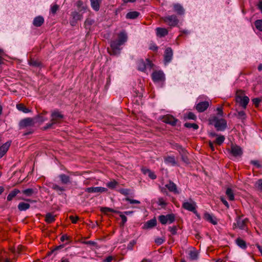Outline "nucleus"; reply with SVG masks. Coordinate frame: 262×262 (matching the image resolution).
Masks as SVG:
<instances>
[{
  "instance_id": "7c9ffc66",
  "label": "nucleus",
  "mask_w": 262,
  "mask_h": 262,
  "mask_svg": "<svg viewBox=\"0 0 262 262\" xmlns=\"http://www.w3.org/2000/svg\"><path fill=\"white\" fill-rule=\"evenodd\" d=\"M236 244L240 248L245 249L247 248V245L246 242L242 238L238 237L235 241Z\"/></svg>"
},
{
  "instance_id": "412c9836",
  "label": "nucleus",
  "mask_w": 262,
  "mask_h": 262,
  "mask_svg": "<svg viewBox=\"0 0 262 262\" xmlns=\"http://www.w3.org/2000/svg\"><path fill=\"white\" fill-rule=\"evenodd\" d=\"M11 142H7L0 147V159L7 152L10 146Z\"/></svg>"
},
{
  "instance_id": "79ce46f5",
  "label": "nucleus",
  "mask_w": 262,
  "mask_h": 262,
  "mask_svg": "<svg viewBox=\"0 0 262 262\" xmlns=\"http://www.w3.org/2000/svg\"><path fill=\"white\" fill-rule=\"evenodd\" d=\"M172 147L173 149L177 150L179 154L185 150V149L180 144L178 143H173L172 144Z\"/></svg>"
},
{
  "instance_id": "bb28decb",
  "label": "nucleus",
  "mask_w": 262,
  "mask_h": 262,
  "mask_svg": "<svg viewBox=\"0 0 262 262\" xmlns=\"http://www.w3.org/2000/svg\"><path fill=\"white\" fill-rule=\"evenodd\" d=\"M174 11L177 12L179 15H182L184 13V9L183 7L179 4H175L173 5Z\"/></svg>"
},
{
  "instance_id": "37998d69",
  "label": "nucleus",
  "mask_w": 262,
  "mask_h": 262,
  "mask_svg": "<svg viewBox=\"0 0 262 262\" xmlns=\"http://www.w3.org/2000/svg\"><path fill=\"white\" fill-rule=\"evenodd\" d=\"M225 139V138L224 136L220 135L216 138L214 143L217 145H221L224 142Z\"/></svg>"
},
{
  "instance_id": "774afa93",
  "label": "nucleus",
  "mask_w": 262,
  "mask_h": 262,
  "mask_svg": "<svg viewBox=\"0 0 262 262\" xmlns=\"http://www.w3.org/2000/svg\"><path fill=\"white\" fill-rule=\"evenodd\" d=\"M216 111L217 112V115L220 116H223V111L222 107H218L216 108Z\"/></svg>"
},
{
  "instance_id": "39448f33",
  "label": "nucleus",
  "mask_w": 262,
  "mask_h": 262,
  "mask_svg": "<svg viewBox=\"0 0 262 262\" xmlns=\"http://www.w3.org/2000/svg\"><path fill=\"white\" fill-rule=\"evenodd\" d=\"M36 121L33 118H26L21 120L19 122V129H24L27 127H33Z\"/></svg>"
},
{
  "instance_id": "4d7b16f0",
  "label": "nucleus",
  "mask_w": 262,
  "mask_h": 262,
  "mask_svg": "<svg viewBox=\"0 0 262 262\" xmlns=\"http://www.w3.org/2000/svg\"><path fill=\"white\" fill-rule=\"evenodd\" d=\"M125 200L126 201L129 202L130 204H140V202L139 201H138V200H136L131 199H130L129 198H126L125 199Z\"/></svg>"
},
{
  "instance_id": "c9c22d12",
  "label": "nucleus",
  "mask_w": 262,
  "mask_h": 262,
  "mask_svg": "<svg viewBox=\"0 0 262 262\" xmlns=\"http://www.w3.org/2000/svg\"><path fill=\"white\" fill-rule=\"evenodd\" d=\"M181 156L182 160L185 163L188 164L189 163V160L188 158V152L186 150H184L180 154Z\"/></svg>"
},
{
  "instance_id": "e433bc0d",
  "label": "nucleus",
  "mask_w": 262,
  "mask_h": 262,
  "mask_svg": "<svg viewBox=\"0 0 262 262\" xmlns=\"http://www.w3.org/2000/svg\"><path fill=\"white\" fill-rule=\"evenodd\" d=\"M16 108L20 111L25 113H28L30 112V110L27 108L23 104L19 103L16 105Z\"/></svg>"
},
{
  "instance_id": "bf43d9fd",
  "label": "nucleus",
  "mask_w": 262,
  "mask_h": 262,
  "mask_svg": "<svg viewBox=\"0 0 262 262\" xmlns=\"http://www.w3.org/2000/svg\"><path fill=\"white\" fill-rule=\"evenodd\" d=\"M94 23V21L93 20L86 19L84 22V25L85 27H87L88 26H91Z\"/></svg>"
},
{
  "instance_id": "09e8293b",
  "label": "nucleus",
  "mask_w": 262,
  "mask_h": 262,
  "mask_svg": "<svg viewBox=\"0 0 262 262\" xmlns=\"http://www.w3.org/2000/svg\"><path fill=\"white\" fill-rule=\"evenodd\" d=\"M253 103L256 107H258L260 102L262 101V98H255L252 100Z\"/></svg>"
},
{
  "instance_id": "ddd939ff",
  "label": "nucleus",
  "mask_w": 262,
  "mask_h": 262,
  "mask_svg": "<svg viewBox=\"0 0 262 262\" xmlns=\"http://www.w3.org/2000/svg\"><path fill=\"white\" fill-rule=\"evenodd\" d=\"M151 76L154 82L163 81L165 80L164 74L160 71L154 72Z\"/></svg>"
},
{
  "instance_id": "69168bd1",
  "label": "nucleus",
  "mask_w": 262,
  "mask_h": 262,
  "mask_svg": "<svg viewBox=\"0 0 262 262\" xmlns=\"http://www.w3.org/2000/svg\"><path fill=\"white\" fill-rule=\"evenodd\" d=\"M158 47L155 43H151L149 46V49L153 51H157Z\"/></svg>"
},
{
  "instance_id": "58836bf2",
  "label": "nucleus",
  "mask_w": 262,
  "mask_h": 262,
  "mask_svg": "<svg viewBox=\"0 0 262 262\" xmlns=\"http://www.w3.org/2000/svg\"><path fill=\"white\" fill-rule=\"evenodd\" d=\"M189 259L191 260L197 259L198 252L194 250L190 251L189 253Z\"/></svg>"
},
{
  "instance_id": "7ed1b4c3",
  "label": "nucleus",
  "mask_w": 262,
  "mask_h": 262,
  "mask_svg": "<svg viewBox=\"0 0 262 262\" xmlns=\"http://www.w3.org/2000/svg\"><path fill=\"white\" fill-rule=\"evenodd\" d=\"M235 99L237 103L244 109H245L249 102L248 96H245L244 91L239 90L236 91Z\"/></svg>"
},
{
  "instance_id": "f8f14e48",
  "label": "nucleus",
  "mask_w": 262,
  "mask_h": 262,
  "mask_svg": "<svg viewBox=\"0 0 262 262\" xmlns=\"http://www.w3.org/2000/svg\"><path fill=\"white\" fill-rule=\"evenodd\" d=\"M71 16L72 19L70 21V23L72 26H75L77 24L78 20L82 19V14H80L79 12L74 11L71 12Z\"/></svg>"
},
{
  "instance_id": "9d476101",
  "label": "nucleus",
  "mask_w": 262,
  "mask_h": 262,
  "mask_svg": "<svg viewBox=\"0 0 262 262\" xmlns=\"http://www.w3.org/2000/svg\"><path fill=\"white\" fill-rule=\"evenodd\" d=\"M152 64L151 62L148 59H146L145 61L143 60H140L138 62V69L144 72L147 68H151Z\"/></svg>"
},
{
  "instance_id": "0eeeda50",
  "label": "nucleus",
  "mask_w": 262,
  "mask_h": 262,
  "mask_svg": "<svg viewBox=\"0 0 262 262\" xmlns=\"http://www.w3.org/2000/svg\"><path fill=\"white\" fill-rule=\"evenodd\" d=\"M175 219V215L173 213L168 214L166 215H160L158 217L159 222L162 225H165L166 224H170L174 222Z\"/></svg>"
},
{
  "instance_id": "f3484780",
  "label": "nucleus",
  "mask_w": 262,
  "mask_h": 262,
  "mask_svg": "<svg viewBox=\"0 0 262 262\" xmlns=\"http://www.w3.org/2000/svg\"><path fill=\"white\" fill-rule=\"evenodd\" d=\"M173 51L171 48H167L164 52V61L166 62H169L172 60Z\"/></svg>"
},
{
  "instance_id": "a878e982",
  "label": "nucleus",
  "mask_w": 262,
  "mask_h": 262,
  "mask_svg": "<svg viewBox=\"0 0 262 262\" xmlns=\"http://www.w3.org/2000/svg\"><path fill=\"white\" fill-rule=\"evenodd\" d=\"M168 30L163 28H157L156 29V34L159 37H164L168 34Z\"/></svg>"
},
{
  "instance_id": "dca6fc26",
  "label": "nucleus",
  "mask_w": 262,
  "mask_h": 262,
  "mask_svg": "<svg viewBox=\"0 0 262 262\" xmlns=\"http://www.w3.org/2000/svg\"><path fill=\"white\" fill-rule=\"evenodd\" d=\"M209 105V104L208 101H203L197 104L195 108L199 112H203L207 109Z\"/></svg>"
},
{
  "instance_id": "a18cd8bd",
  "label": "nucleus",
  "mask_w": 262,
  "mask_h": 262,
  "mask_svg": "<svg viewBox=\"0 0 262 262\" xmlns=\"http://www.w3.org/2000/svg\"><path fill=\"white\" fill-rule=\"evenodd\" d=\"M256 28L259 31L262 32V20L257 19L254 23Z\"/></svg>"
},
{
  "instance_id": "49530a36",
  "label": "nucleus",
  "mask_w": 262,
  "mask_h": 262,
  "mask_svg": "<svg viewBox=\"0 0 262 262\" xmlns=\"http://www.w3.org/2000/svg\"><path fill=\"white\" fill-rule=\"evenodd\" d=\"M118 183L115 181L113 180L112 181H111L107 183L106 186L111 189H113L116 187V186L117 185Z\"/></svg>"
},
{
  "instance_id": "de8ad7c7",
  "label": "nucleus",
  "mask_w": 262,
  "mask_h": 262,
  "mask_svg": "<svg viewBox=\"0 0 262 262\" xmlns=\"http://www.w3.org/2000/svg\"><path fill=\"white\" fill-rule=\"evenodd\" d=\"M52 188L56 191H59L60 192H63L65 190V189L63 187L59 186L57 184H54L53 185Z\"/></svg>"
},
{
  "instance_id": "72a5a7b5",
  "label": "nucleus",
  "mask_w": 262,
  "mask_h": 262,
  "mask_svg": "<svg viewBox=\"0 0 262 262\" xmlns=\"http://www.w3.org/2000/svg\"><path fill=\"white\" fill-rule=\"evenodd\" d=\"M22 192L27 196H31L33 194L37 193V191L32 188H28L23 190Z\"/></svg>"
},
{
  "instance_id": "864d4df0",
  "label": "nucleus",
  "mask_w": 262,
  "mask_h": 262,
  "mask_svg": "<svg viewBox=\"0 0 262 262\" xmlns=\"http://www.w3.org/2000/svg\"><path fill=\"white\" fill-rule=\"evenodd\" d=\"M250 163L251 164L255 166L258 168L261 167V165L259 163V162L257 160H252V161H251Z\"/></svg>"
},
{
  "instance_id": "338daca9",
  "label": "nucleus",
  "mask_w": 262,
  "mask_h": 262,
  "mask_svg": "<svg viewBox=\"0 0 262 262\" xmlns=\"http://www.w3.org/2000/svg\"><path fill=\"white\" fill-rule=\"evenodd\" d=\"M147 175L150 179H151L152 180H155L157 178L156 175L153 172H152L151 170L148 173Z\"/></svg>"
},
{
  "instance_id": "6e6552de",
  "label": "nucleus",
  "mask_w": 262,
  "mask_h": 262,
  "mask_svg": "<svg viewBox=\"0 0 262 262\" xmlns=\"http://www.w3.org/2000/svg\"><path fill=\"white\" fill-rule=\"evenodd\" d=\"M164 23H166L169 26L173 27L176 26L178 23L179 20L175 15H171L165 16L162 18Z\"/></svg>"
},
{
  "instance_id": "423d86ee",
  "label": "nucleus",
  "mask_w": 262,
  "mask_h": 262,
  "mask_svg": "<svg viewBox=\"0 0 262 262\" xmlns=\"http://www.w3.org/2000/svg\"><path fill=\"white\" fill-rule=\"evenodd\" d=\"M213 121L214 122V125L217 131H223L227 126V121L224 119H218L214 117Z\"/></svg>"
},
{
  "instance_id": "4be33fe9",
  "label": "nucleus",
  "mask_w": 262,
  "mask_h": 262,
  "mask_svg": "<svg viewBox=\"0 0 262 262\" xmlns=\"http://www.w3.org/2000/svg\"><path fill=\"white\" fill-rule=\"evenodd\" d=\"M61 184L67 185L71 183V178L65 174H61L58 176Z\"/></svg>"
},
{
  "instance_id": "a211bd4d",
  "label": "nucleus",
  "mask_w": 262,
  "mask_h": 262,
  "mask_svg": "<svg viewBox=\"0 0 262 262\" xmlns=\"http://www.w3.org/2000/svg\"><path fill=\"white\" fill-rule=\"evenodd\" d=\"M164 162L167 164H169L171 166H178V163L176 160L174 156H168L164 158Z\"/></svg>"
},
{
  "instance_id": "6e6d98bb",
  "label": "nucleus",
  "mask_w": 262,
  "mask_h": 262,
  "mask_svg": "<svg viewBox=\"0 0 262 262\" xmlns=\"http://www.w3.org/2000/svg\"><path fill=\"white\" fill-rule=\"evenodd\" d=\"M58 8H59V6L57 4L53 5L51 7V12L52 14H55L56 13L57 11L58 10Z\"/></svg>"
},
{
  "instance_id": "393cba45",
  "label": "nucleus",
  "mask_w": 262,
  "mask_h": 262,
  "mask_svg": "<svg viewBox=\"0 0 262 262\" xmlns=\"http://www.w3.org/2000/svg\"><path fill=\"white\" fill-rule=\"evenodd\" d=\"M44 23V18L42 16H38L36 17L33 22V24L34 26L38 27H40Z\"/></svg>"
},
{
  "instance_id": "aec40b11",
  "label": "nucleus",
  "mask_w": 262,
  "mask_h": 262,
  "mask_svg": "<svg viewBox=\"0 0 262 262\" xmlns=\"http://www.w3.org/2000/svg\"><path fill=\"white\" fill-rule=\"evenodd\" d=\"M231 153L234 157L241 156L243 154V151L239 146L234 145L231 146Z\"/></svg>"
},
{
  "instance_id": "0e129e2a",
  "label": "nucleus",
  "mask_w": 262,
  "mask_h": 262,
  "mask_svg": "<svg viewBox=\"0 0 262 262\" xmlns=\"http://www.w3.org/2000/svg\"><path fill=\"white\" fill-rule=\"evenodd\" d=\"M158 204L160 206H166V203L164 200V199L162 198H160L158 199Z\"/></svg>"
},
{
  "instance_id": "f03ea898",
  "label": "nucleus",
  "mask_w": 262,
  "mask_h": 262,
  "mask_svg": "<svg viewBox=\"0 0 262 262\" xmlns=\"http://www.w3.org/2000/svg\"><path fill=\"white\" fill-rule=\"evenodd\" d=\"M51 119L50 122L47 123L46 126L43 127L44 130L52 127L54 124L60 123L63 118V115L58 110L53 111L51 113Z\"/></svg>"
},
{
  "instance_id": "8fccbe9b",
  "label": "nucleus",
  "mask_w": 262,
  "mask_h": 262,
  "mask_svg": "<svg viewBox=\"0 0 262 262\" xmlns=\"http://www.w3.org/2000/svg\"><path fill=\"white\" fill-rule=\"evenodd\" d=\"M237 117L241 120H244L246 117V115L244 111H239L237 113Z\"/></svg>"
},
{
  "instance_id": "3c124183",
  "label": "nucleus",
  "mask_w": 262,
  "mask_h": 262,
  "mask_svg": "<svg viewBox=\"0 0 262 262\" xmlns=\"http://www.w3.org/2000/svg\"><path fill=\"white\" fill-rule=\"evenodd\" d=\"M168 230L172 235H175L177 234V227L176 226L169 227Z\"/></svg>"
},
{
  "instance_id": "4c0bfd02",
  "label": "nucleus",
  "mask_w": 262,
  "mask_h": 262,
  "mask_svg": "<svg viewBox=\"0 0 262 262\" xmlns=\"http://www.w3.org/2000/svg\"><path fill=\"white\" fill-rule=\"evenodd\" d=\"M226 194L227 195L229 200L233 201L234 200L233 191L231 188H228L226 189Z\"/></svg>"
},
{
  "instance_id": "13d9d810",
  "label": "nucleus",
  "mask_w": 262,
  "mask_h": 262,
  "mask_svg": "<svg viewBox=\"0 0 262 262\" xmlns=\"http://www.w3.org/2000/svg\"><path fill=\"white\" fill-rule=\"evenodd\" d=\"M164 241L165 240L163 238L158 237L155 239V242L157 245H160L163 243Z\"/></svg>"
},
{
  "instance_id": "6ab92c4d",
  "label": "nucleus",
  "mask_w": 262,
  "mask_h": 262,
  "mask_svg": "<svg viewBox=\"0 0 262 262\" xmlns=\"http://www.w3.org/2000/svg\"><path fill=\"white\" fill-rule=\"evenodd\" d=\"M107 190V189L102 187H88L85 191L89 193L103 192Z\"/></svg>"
},
{
  "instance_id": "9b49d317",
  "label": "nucleus",
  "mask_w": 262,
  "mask_h": 262,
  "mask_svg": "<svg viewBox=\"0 0 262 262\" xmlns=\"http://www.w3.org/2000/svg\"><path fill=\"white\" fill-rule=\"evenodd\" d=\"M161 119L162 122L169 124L172 126H175L178 121V119H176L173 116L169 114L163 116Z\"/></svg>"
},
{
  "instance_id": "5701e85b",
  "label": "nucleus",
  "mask_w": 262,
  "mask_h": 262,
  "mask_svg": "<svg viewBox=\"0 0 262 262\" xmlns=\"http://www.w3.org/2000/svg\"><path fill=\"white\" fill-rule=\"evenodd\" d=\"M204 217L206 221L213 225H216L217 223L216 218L208 212H206L204 214Z\"/></svg>"
},
{
  "instance_id": "b1692460",
  "label": "nucleus",
  "mask_w": 262,
  "mask_h": 262,
  "mask_svg": "<svg viewBox=\"0 0 262 262\" xmlns=\"http://www.w3.org/2000/svg\"><path fill=\"white\" fill-rule=\"evenodd\" d=\"M90 2L92 9L96 11H98L100 9L101 0H90Z\"/></svg>"
},
{
  "instance_id": "052dcab7",
  "label": "nucleus",
  "mask_w": 262,
  "mask_h": 262,
  "mask_svg": "<svg viewBox=\"0 0 262 262\" xmlns=\"http://www.w3.org/2000/svg\"><path fill=\"white\" fill-rule=\"evenodd\" d=\"M69 219L73 224H76L79 220V217L78 216H74L73 215L70 216Z\"/></svg>"
},
{
  "instance_id": "e2e57ef3",
  "label": "nucleus",
  "mask_w": 262,
  "mask_h": 262,
  "mask_svg": "<svg viewBox=\"0 0 262 262\" xmlns=\"http://www.w3.org/2000/svg\"><path fill=\"white\" fill-rule=\"evenodd\" d=\"M136 242L134 240L130 241L127 245V249L129 250H132L133 247L136 244Z\"/></svg>"
},
{
  "instance_id": "5fc2aeb1",
  "label": "nucleus",
  "mask_w": 262,
  "mask_h": 262,
  "mask_svg": "<svg viewBox=\"0 0 262 262\" xmlns=\"http://www.w3.org/2000/svg\"><path fill=\"white\" fill-rule=\"evenodd\" d=\"M187 118L188 119L195 120L196 119V116L192 112H189L187 114Z\"/></svg>"
},
{
  "instance_id": "c756f323",
  "label": "nucleus",
  "mask_w": 262,
  "mask_h": 262,
  "mask_svg": "<svg viewBox=\"0 0 262 262\" xmlns=\"http://www.w3.org/2000/svg\"><path fill=\"white\" fill-rule=\"evenodd\" d=\"M55 215H54L51 213H48L46 215L45 221L48 224L52 223L55 221Z\"/></svg>"
},
{
  "instance_id": "c85d7f7f",
  "label": "nucleus",
  "mask_w": 262,
  "mask_h": 262,
  "mask_svg": "<svg viewBox=\"0 0 262 262\" xmlns=\"http://www.w3.org/2000/svg\"><path fill=\"white\" fill-rule=\"evenodd\" d=\"M140 15V13L138 11H131L128 12L126 15V18L129 19H134L137 18Z\"/></svg>"
},
{
  "instance_id": "603ef678",
  "label": "nucleus",
  "mask_w": 262,
  "mask_h": 262,
  "mask_svg": "<svg viewBox=\"0 0 262 262\" xmlns=\"http://www.w3.org/2000/svg\"><path fill=\"white\" fill-rule=\"evenodd\" d=\"M255 186L258 189L262 191V179H259L256 182Z\"/></svg>"
},
{
  "instance_id": "2f4dec72",
  "label": "nucleus",
  "mask_w": 262,
  "mask_h": 262,
  "mask_svg": "<svg viewBox=\"0 0 262 262\" xmlns=\"http://www.w3.org/2000/svg\"><path fill=\"white\" fill-rule=\"evenodd\" d=\"M157 225V220L155 218L148 221L145 224V226L147 228H151Z\"/></svg>"
},
{
  "instance_id": "4468645a",
  "label": "nucleus",
  "mask_w": 262,
  "mask_h": 262,
  "mask_svg": "<svg viewBox=\"0 0 262 262\" xmlns=\"http://www.w3.org/2000/svg\"><path fill=\"white\" fill-rule=\"evenodd\" d=\"M168 190L174 194H179L180 191L178 189L177 186L175 183L171 181H169L168 183L165 185Z\"/></svg>"
},
{
  "instance_id": "680f3d73",
  "label": "nucleus",
  "mask_w": 262,
  "mask_h": 262,
  "mask_svg": "<svg viewBox=\"0 0 262 262\" xmlns=\"http://www.w3.org/2000/svg\"><path fill=\"white\" fill-rule=\"evenodd\" d=\"M119 216L121 217L122 220V223L123 225H124L127 221V217L124 214H123L122 212H121V213H119Z\"/></svg>"
},
{
  "instance_id": "2eb2a0df",
  "label": "nucleus",
  "mask_w": 262,
  "mask_h": 262,
  "mask_svg": "<svg viewBox=\"0 0 262 262\" xmlns=\"http://www.w3.org/2000/svg\"><path fill=\"white\" fill-rule=\"evenodd\" d=\"M75 6L79 12L84 13L87 9L86 4L81 0H78L75 3Z\"/></svg>"
},
{
  "instance_id": "1a4fd4ad",
  "label": "nucleus",
  "mask_w": 262,
  "mask_h": 262,
  "mask_svg": "<svg viewBox=\"0 0 262 262\" xmlns=\"http://www.w3.org/2000/svg\"><path fill=\"white\" fill-rule=\"evenodd\" d=\"M182 207L185 210L192 212L194 213H196V203L191 199H190L189 202H183Z\"/></svg>"
},
{
  "instance_id": "cd10ccee",
  "label": "nucleus",
  "mask_w": 262,
  "mask_h": 262,
  "mask_svg": "<svg viewBox=\"0 0 262 262\" xmlns=\"http://www.w3.org/2000/svg\"><path fill=\"white\" fill-rule=\"evenodd\" d=\"M20 192V190L18 189H14L12 191H11L10 193L8 194L7 198V200L8 201H11L12 199L17 195V194Z\"/></svg>"
},
{
  "instance_id": "473e14b6",
  "label": "nucleus",
  "mask_w": 262,
  "mask_h": 262,
  "mask_svg": "<svg viewBox=\"0 0 262 262\" xmlns=\"http://www.w3.org/2000/svg\"><path fill=\"white\" fill-rule=\"evenodd\" d=\"M30 207V205L29 204L25 202H20L18 205V209L19 211H25L28 209Z\"/></svg>"
},
{
  "instance_id": "ea45409f",
  "label": "nucleus",
  "mask_w": 262,
  "mask_h": 262,
  "mask_svg": "<svg viewBox=\"0 0 262 262\" xmlns=\"http://www.w3.org/2000/svg\"><path fill=\"white\" fill-rule=\"evenodd\" d=\"M35 119V121L36 122H39L40 123L43 122L45 121H47L48 120V118L46 117H45L44 116H42V115L39 114L35 117L33 118Z\"/></svg>"
},
{
  "instance_id": "a19ab883",
  "label": "nucleus",
  "mask_w": 262,
  "mask_h": 262,
  "mask_svg": "<svg viewBox=\"0 0 262 262\" xmlns=\"http://www.w3.org/2000/svg\"><path fill=\"white\" fill-rule=\"evenodd\" d=\"M101 211L102 212H104V213H108V212H113V213H121V212L120 211H116L113 209H111V208H108V207H103L101 209Z\"/></svg>"
},
{
  "instance_id": "20e7f679",
  "label": "nucleus",
  "mask_w": 262,
  "mask_h": 262,
  "mask_svg": "<svg viewBox=\"0 0 262 262\" xmlns=\"http://www.w3.org/2000/svg\"><path fill=\"white\" fill-rule=\"evenodd\" d=\"M249 220L247 218L242 219V216H237L236 219V223L233 225V228H238L241 230L247 229V225Z\"/></svg>"
},
{
  "instance_id": "f704fd0d",
  "label": "nucleus",
  "mask_w": 262,
  "mask_h": 262,
  "mask_svg": "<svg viewBox=\"0 0 262 262\" xmlns=\"http://www.w3.org/2000/svg\"><path fill=\"white\" fill-rule=\"evenodd\" d=\"M29 64L30 66L33 67H39L41 66V62L38 60L35 59L34 58H31L29 61Z\"/></svg>"
},
{
  "instance_id": "f257e3e1",
  "label": "nucleus",
  "mask_w": 262,
  "mask_h": 262,
  "mask_svg": "<svg viewBox=\"0 0 262 262\" xmlns=\"http://www.w3.org/2000/svg\"><path fill=\"white\" fill-rule=\"evenodd\" d=\"M127 35L125 31L120 32L118 35V39L111 42V51H109L111 55H118L120 54L122 48L120 47L127 40Z\"/></svg>"
},
{
  "instance_id": "c03bdc74",
  "label": "nucleus",
  "mask_w": 262,
  "mask_h": 262,
  "mask_svg": "<svg viewBox=\"0 0 262 262\" xmlns=\"http://www.w3.org/2000/svg\"><path fill=\"white\" fill-rule=\"evenodd\" d=\"M184 125L185 127H186L187 128H192L193 129H195V130L199 128L198 125H197L195 123L187 122V123H185Z\"/></svg>"
}]
</instances>
